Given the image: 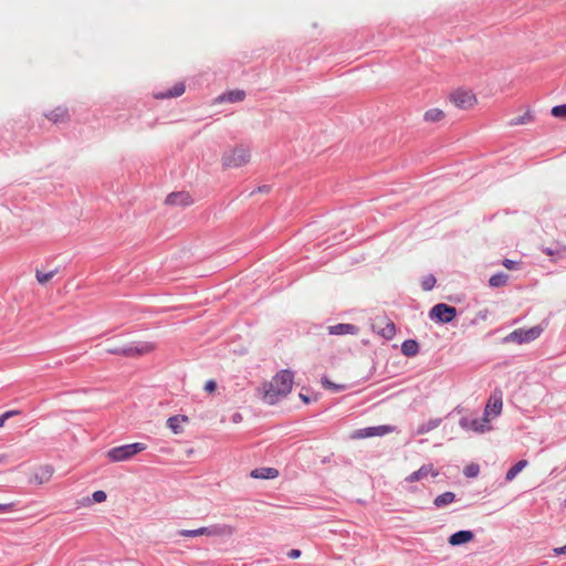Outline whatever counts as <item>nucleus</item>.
Returning <instances> with one entry per match:
<instances>
[{
	"label": "nucleus",
	"instance_id": "nucleus-13",
	"mask_svg": "<svg viewBox=\"0 0 566 566\" xmlns=\"http://www.w3.org/2000/svg\"><path fill=\"white\" fill-rule=\"evenodd\" d=\"M165 203L174 207H188L193 203L191 195L187 191L171 192L167 196Z\"/></svg>",
	"mask_w": 566,
	"mask_h": 566
},
{
	"label": "nucleus",
	"instance_id": "nucleus-4",
	"mask_svg": "<svg viewBox=\"0 0 566 566\" xmlns=\"http://www.w3.org/2000/svg\"><path fill=\"white\" fill-rule=\"evenodd\" d=\"M146 444L142 442H135L130 444H124L112 448L107 451V458L112 462H123L130 460L137 453L146 450Z\"/></svg>",
	"mask_w": 566,
	"mask_h": 566
},
{
	"label": "nucleus",
	"instance_id": "nucleus-40",
	"mask_svg": "<svg viewBox=\"0 0 566 566\" xmlns=\"http://www.w3.org/2000/svg\"><path fill=\"white\" fill-rule=\"evenodd\" d=\"M300 555H301V552L298 549H292L289 552V557H291V558H297V557H300Z\"/></svg>",
	"mask_w": 566,
	"mask_h": 566
},
{
	"label": "nucleus",
	"instance_id": "nucleus-32",
	"mask_svg": "<svg viewBox=\"0 0 566 566\" xmlns=\"http://www.w3.org/2000/svg\"><path fill=\"white\" fill-rule=\"evenodd\" d=\"M19 413H20L19 410H9V411H6L4 413L0 415V428L4 426L6 420H8L9 418L17 416Z\"/></svg>",
	"mask_w": 566,
	"mask_h": 566
},
{
	"label": "nucleus",
	"instance_id": "nucleus-8",
	"mask_svg": "<svg viewBox=\"0 0 566 566\" xmlns=\"http://www.w3.org/2000/svg\"><path fill=\"white\" fill-rule=\"evenodd\" d=\"M374 331L386 339H392L396 335L395 323L387 316L376 318Z\"/></svg>",
	"mask_w": 566,
	"mask_h": 566
},
{
	"label": "nucleus",
	"instance_id": "nucleus-34",
	"mask_svg": "<svg viewBox=\"0 0 566 566\" xmlns=\"http://www.w3.org/2000/svg\"><path fill=\"white\" fill-rule=\"evenodd\" d=\"M479 473V467L476 465H469L464 469V474L469 478H474Z\"/></svg>",
	"mask_w": 566,
	"mask_h": 566
},
{
	"label": "nucleus",
	"instance_id": "nucleus-31",
	"mask_svg": "<svg viewBox=\"0 0 566 566\" xmlns=\"http://www.w3.org/2000/svg\"><path fill=\"white\" fill-rule=\"evenodd\" d=\"M436 284V277L433 275H428L422 281V287L424 291H430Z\"/></svg>",
	"mask_w": 566,
	"mask_h": 566
},
{
	"label": "nucleus",
	"instance_id": "nucleus-26",
	"mask_svg": "<svg viewBox=\"0 0 566 566\" xmlns=\"http://www.w3.org/2000/svg\"><path fill=\"white\" fill-rule=\"evenodd\" d=\"M507 281H509V275L503 272H500L490 277L489 285L491 287H501V286H504L507 283Z\"/></svg>",
	"mask_w": 566,
	"mask_h": 566
},
{
	"label": "nucleus",
	"instance_id": "nucleus-37",
	"mask_svg": "<svg viewBox=\"0 0 566 566\" xmlns=\"http://www.w3.org/2000/svg\"><path fill=\"white\" fill-rule=\"evenodd\" d=\"M553 553H554L555 555H566V545L560 546V547H555V548L553 549Z\"/></svg>",
	"mask_w": 566,
	"mask_h": 566
},
{
	"label": "nucleus",
	"instance_id": "nucleus-39",
	"mask_svg": "<svg viewBox=\"0 0 566 566\" xmlns=\"http://www.w3.org/2000/svg\"><path fill=\"white\" fill-rule=\"evenodd\" d=\"M440 424V420L438 419H434V420H430L428 423H427V427L430 428V430L437 428L438 426Z\"/></svg>",
	"mask_w": 566,
	"mask_h": 566
},
{
	"label": "nucleus",
	"instance_id": "nucleus-11",
	"mask_svg": "<svg viewBox=\"0 0 566 566\" xmlns=\"http://www.w3.org/2000/svg\"><path fill=\"white\" fill-rule=\"evenodd\" d=\"M54 474V468L51 464H42L36 467L31 475L30 483H35L38 485H42L48 483Z\"/></svg>",
	"mask_w": 566,
	"mask_h": 566
},
{
	"label": "nucleus",
	"instance_id": "nucleus-21",
	"mask_svg": "<svg viewBox=\"0 0 566 566\" xmlns=\"http://www.w3.org/2000/svg\"><path fill=\"white\" fill-rule=\"evenodd\" d=\"M446 118V113L443 109L441 108H438V107H433V108H429L428 111L424 112L423 114V120L426 123H430V124H433V123H440L442 122L443 119Z\"/></svg>",
	"mask_w": 566,
	"mask_h": 566
},
{
	"label": "nucleus",
	"instance_id": "nucleus-16",
	"mask_svg": "<svg viewBox=\"0 0 566 566\" xmlns=\"http://www.w3.org/2000/svg\"><path fill=\"white\" fill-rule=\"evenodd\" d=\"M359 332V328L353 324H337L328 327V333L331 335H356Z\"/></svg>",
	"mask_w": 566,
	"mask_h": 566
},
{
	"label": "nucleus",
	"instance_id": "nucleus-20",
	"mask_svg": "<svg viewBox=\"0 0 566 566\" xmlns=\"http://www.w3.org/2000/svg\"><path fill=\"white\" fill-rule=\"evenodd\" d=\"M185 84L182 82H179L176 83L169 91L156 93L155 97L158 99L178 97L185 93Z\"/></svg>",
	"mask_w": 566,
	"mask_h": 566
},
{
	"label": "nucleus",
	"instance_id": "nucleus-27",
	"mask_svg": "<svg viewBox=\"0 0 566 566\" xmlns=\"http://www.w3.org/2000/svg\"><path fill=\"white\" fill-rule=\"evenodd\" d=\"M527 465L526 460H520L516 462L507 472L505 479L507 481H512L515 479V476Z\"/></svg>",
	"mask_w": 566,
	"mask_h": 566
},
{
	"label": "nucleus",
	"instance_id": "nucleus-24",
	"mask_svg": "<svg viewBox=\"0 0 566 566\" xmlns=\"http://www.w3.org/2000/svg\"><path fill=\"white\" fill-rule=\"evenodd\" d=\"M454 501L455 494L453 492H444L433 500V504L440 509L453 503Z\"/></svg>",
	"mask_w": 566,
	"mask_h": 566
},
{
	"label": "nucleus",
	"instance_id": "nucleus-10",
	"mask_svg": "<svg viewBox=\"0 0 566 566\" xmlns=\"http://www.w3.org/2000/svg\"><path fill=\"white\" fill-rule=\"evenodd\" d=\"M503 407L502 392L495 391L489 399L485 409L483 422H489L490 417H496L501 413Z\"/></svg>",
	"mask_w": 566,
	"mask_h": 566
},
{
	"label": "nucleus",
	"instance_id": "nucleus-9",
	"mask_svg": "<svg viewBox=\"0 0 566 566\" xmlns=\"http://www.w3.org/2000/svg\"><path fill=\"white\" fill-rule=\"evenodd\" d=\"M395 431V427L391 426H377V427H368L364 429L356 430L352 433L353 439H365L377 436H385Z\"/></svg>",
	"mask_w": 566,
	"mask_h": 566
},
{
	"label": "nucleus",
	"instance_id": "nucleus-18",
	"mask_svg": "<svg viewBox=\"0 0 566 566\" xmlns=\"http://www.w3.org/2000/svg\"><path fill=\"white\" fill-rule=\"evenodd\" d=\"M474 535L471 531H459L449 537V544L452 546L469 543L473 539Z\"/></svg>",
	"mask_w": 566,
	"mask_h": 566
},
{
	"label": "nucleus",
	"instance_id": "nucleus-25",
	"mask_svg": "<svg viewBox=\"0 0 566 566\" xmlns=\"http://www.w3.org/2000/svg\"><path fill=\"white\" fill-rule=\"evenodd\" d=\"M534 120V116L531 111H526L523 115L515 116L512 119H510L509 125L510 126H518V125H526Z\"/></svg>",
	"mask_w": 566,
	"mask_h": 566
},
{
	"label": "nucleus",
	"instance_id": "nucleus-19",
	"mask_svg": "<svg viewBox=\"0 0 566 566\" xmlns=\"http://www.w3.org/2000/svg\"><path fill=\"white\" fill-rule=\"evenodd\" d=\"M245 98V92L242 90H233L229 91L228 93H224L217 97V102H229V103H238L242 102Z\"/></svg>",
	"mask_w": 566,
	"mask_h": 566
},
{
	"label": "nucleus",
	"instance_id": "nucleus-38",
	"mask_svg": "<svg viewBox=\"0 0 566 566\" xmlns=\"http://www.w3.org/2000/svg\"><path fill=\"white\" fill-rule=\"evenodd\" d=\"M13 507V504H0V513L10 512Z\"/></svg>",
	"mask_w": 566,
	"mask_h": 566
},
{
	"label": "nucleus",
	"instance_id": "nucleus-14",
	"mask_svg": "<svg viewBox=\"0 0 566 566\" xmlns=\"http://www.w3.org/2000/svg\"><path fill=\"white\" fill-rule=\"evenodd\" d=\"M438 474H439V472L433 467V464H431V463L423 464L419 470H417V471L412 472L411 474H409L406 478V481L409 482V483H413V482H418V481H421L423 479H427L428 476L436 478V476H438Z\"/></svg>",
	"mask_w": 566,
	"mask_h": 566
},
{
	"label": "nucleus",
	"instance_id": "nucleus-41",
	"mask_svg": "<svg viewBox=\"0 0 566 566\" xmlns=\"http://www.w3.org/2000/svg\"><path fill=\"white\" fill-rule=\"evenodd\" d=\"M428 431H430V428H429V427H427V424H422V426H420V427L418 428V433H419V434H423V433H426V432H428Z\"/></svg>",
	"mask_w": 566,
	"mask_h": 566
},
{
	"label": "nucleus",
	"instance_id": "nucleus-15",
	"mask_svg": "<svg viewBox=\"0 0 566 566\" xmlns=\"http://www.w3.org/2000/svg\"><path fill=\"white\" fill-rule=\"evenodd\" d=\"M46 118L54 124L66 123L70 120L69 109L64 106H59L48 113Z\"/></svg>",
	"mask_w": 566,
	"mask_h": 566
},
{
	"label": "nucleus",
	"instance_id": "nucleus-35",
	"mask_svg": "<svg viewBox=\"0 0 566 566\" xmlns=\"http://www.w3.org/2000/svg\"><path fill=\"white\" fill-rule=\"evenodd\" d=\"M217 389V382L212 379L208 380L205 385V390L208 392H213Z\"/></svg>",
	"mask_w": 566,
	"mask_h": 566
},
{
	"label": "nucleus",
	"instance_id": "nucleus-42",
	"mask_svg": "<svg viewBox=\"0 0 566 566\" xmlns=\"http://www.w3.org/2000/svg\"><path fill=\"white\" fill-rule=\"evenodd\" d=\"M473 428L475 431H483V426H481L480 428L476 427V421L473 422Z\"/></svg>",
	"mask_w": 566,
	"mask_h": 566
},
{
	"label": "nucleus",
	"instance_id": "nucleus-28",
	"mask_svg": "<svg viewBox=\"0 0 566 566\" xmlns=\"http://www.w3.org/2000/svg\"><path fill=\"white\" fill-rule=\"evenodd\" d=\"M54 275H55V271L42 272L40 270H36V273H35L36 280L40 284H45V283L50 282Z\"/></svg>",
	"mask_w": 566,
	"mask_h": 566
},
{
	"label": "nucleus",
	"instance_id": "nucleus-5",
	"mask_svg": "<svg viewBox=\"0 0 566 566\" xmlns=\"http://www.w3.org/2000/svg\"><path fill=\"white\" fill-rule=\"evenodd\" d=\"M234 533V528L230 525H214L203 526L197 530H181L177 534L184 537H196V536H229Z\"/></svg>",
	"mask_w": 566,
	"mask_h": 566
},
{
	"label": "nucleus",
	"instance_id": "nucleus-43",
	"mask_svg": "<svg viewBox=\"0 0 566 566\" xmlns=\"http://www.w3.org/2000/svg\"><path fill=\"white\" fill-rule=\"evenodd\" d=\"M300 397H301L305 402H308V398H307L306 396H304V395H302V394H301V395H300Z\"/></svg>",
	"mask_w": 566,
	"mask_h": 566
},
{
	"label": "nucleus",
	"instance_id": "nucleus-33",
	"mask_svg": "<svg viewBox=\"0 0 566 566\" xmlns=\"http://www.w3.org/2000/svg\"><path fill=\"white\" fill-rule=\"evenodd\" d=\"M107 495L104 491H95L93 494H92V501L95 502V503H102L106 500Z\"/></svg>",
	"mask_w": 566,
	"mask_h": 566
},
{
	"label": "nucleus",
	"instance_id": "nucleus-30",
	"mask_svg": "<svg viewBox=\"0 0 566 566\" xmlns=\"http://www.w3.org/2000/svg\"><path fill=\"white\" fill-rule=\"evenodd\" d=\"M552 115L558 118H566V104L554 106L552 108Z\"/></svg>",
	"mask_w": 566,
	"mask_h": 566
},
{
	"label": "nucleus",
	"instance_id": "nucleus-2",
	"mask_svg": "<svg viewBox=\"0 0 566 566\" xmlns=\"http://www.w3.org/2000/svg\"><path fill=\"white\" fill-rule=\"evenodd\" d=\"M251 160V153L247 147L238 146L224 151L221 161L222 166L228 169L241 168Z\"/></svg>",
	"mask_w": 566,
	"mask_h": 566
},
{
	"label": "nucleus",
	"instance_id": "nucleus-17",
	"mask_svg": "<svg viewBox=\"0 0 566 566\" xmlns=\"http://www.w3.org/2000/svg\"><path fill=\"white\" fill-rule=\"evenodd\" d=\"M189 421V418L184 415H178L168 418L167 426L175 433L179 434L184 431V424Z\"/></svg>",
	"mask_w": 566,
	"mask_h": 566
},
{
	"label": "nucleus",
	"instance_id": "nucleus-29",
	"mask_svg": "<svg viewBox=\"0 0 566 566\" xmlns=\"http://www.w3.org/2000/svg\"><path fill=\"white\" fill-rule=\"evenodd\" d=\"M322 385H323L324 388L333 390V391H340V390H344L346 388L345 385L334 384L331 380H328L327 378H323L322 379Z\"/></svg>",
	"mask_w": 566,
	"mask_h": 566
},
{
	"label": "nucleus",
	"instance_id": "nucleus-3",
	"mask_svg": "<svg viewBox=\"0 0 566 566\" xmlns=\"http://www.w3.org/2000/svg\"><path fill=\"white\" fill-rule=\"evenodd\" d=\"M449 102L459 109H472L478 104L475 93L470 88L458 87L450 92Z\"/></svg>",
	"mask_w": 566,
	"mask_h": 566
},
{
	"label": "nucleus",
	"instance_id": "nucleus-12",
	"mask_svg": "<svg viewBox=\"0 0 566 566\" xmlns=\"http://www.w3.org/2000/svg\"><path fill=\"white\" fill-rule=\"evenodd\" d=\"M155 349V345L151 343H145L140 347H129V348H108L107 352L109 354L124 355V356H134V355H144L151 353Z\"/></svg>",
	"mask_w": 566,
	"mask_h": 566
},
{
	"label": "nucleus",
	"instance_id": "nucleus-36",
	"mask_svg": "<svg viewBox=\"0 0 566 566\" xmlns=\"http://www.w3.org/2000/svg\"><path fill=\"white\" fill-rule=\"evenodd\" d=\"M515 264L516 262L515 261H512V260H509V259H505L503 261V265L509 269V270H513L515 268Z\"/></svg>",
	"mask_w": 566,
	"mask_h": 566
},
{
	"label": "nucleus",
	"instance_id": "nucleus-44",
	"mask_svg": "<svg viewBox=\"0 0 566 566\" xmlns=\"http://www.w3.org/2000/svg\"><path fill=\"white\" fill-rule=\"evenodd\" d=\"M3 460H4V457L0 455V463L3 462Z\"/></svg>",
	"mask_w": 566,
	"mask_h": 566
},
{
	"label": "nucleus",
	"instance_id": "nucleus-23",
	"mask_svg": "<svg viewBox=\"0 0 566 566\" xmlns=\"http://www.w3.org/2000/svg\"><path fill=\"white\" fill-rule=\"evenodd\" d=\"M279 475V471L274 468H261L252 471V476L256 479H274Z\"/></svg>",
	"mask_w": 566,
	"mask_h": 566
},
{
	"label": "nucleus",
	"instance_id": "nucleus-6",
	"mask_svg": "<svg viewBox=\"0 0 566 566\" xmlns=\"http://www.w3.org/2000/svg\"><path fill=\"white\" fill-rule=\"evenodd\" d=\"M543 331H544V328L538 325L526 328V329L525 328L515 329L509 334V336L506 337V340L516 343V344L530 343V342L538 338L541 336V334L543 333Z\"/></svg>",
	"mask_w": 566,
	"mask_h": 566
},
{
	"label": "nucleus",
	"instance_id": "nucleus-1",
	"mask_svg": "<svg viewBox=\"0 0 566 566\" xmlns=\"http://www.w3.org/2000/svg\"><path fill=\"white\" fill-rule=\"evenodd\" d=\"M293 374L290 370L279 371L271 381L263 386V400L268 405H274L286 397L293 387Z\"/></svg>",
	"mask_w": 566,
	"mask_h": 566
},
{
	"label": "nucleus",
	"instance_id": "nucleus-22",
	"mask_svg": "<svg viewBox=\"0 0 566 566\" xmlns=\"http://www.w3.org/2000/svg\"><path fill=\"white\" fill-rule=\"evenodd\" d=\"M401 352L407 357L416 356L419 353V345L413 339H407L401 345Z\"/></svg>",
	"mask_w": 566,
	"mask_h": 566
},
{
	"label": "nucleus",
	"instance_id": "nucleus-7",
	"mask_svg": "<svg viewBox=\"0 0 566 566\" xmlns=\"http://www.w3.org/2000/svg\"><path fill=\"white\" fill-rule=\"evenodd\" d=\"M455 315V307L443 303L434 305L430 311V317L437 319L439 323H450Z\"/></svg>",
	"mask_w": 566,
	"mask_h": 566
}]
</instances>
